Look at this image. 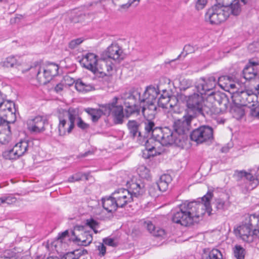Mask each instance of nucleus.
<instances>
[{
	"label": "nucleus",
	"instance_id": "obj_1",
	"mask_svg": "<svg viewBox=\"0 0 259 259\" xmlns=\"http://www.w3.org/2000/svg\"><path fill=\"white\" fill-rule=\"evenodd\" d=\"M212 196V191H208L201 198V202L185 201L180 204L172 214V222L188 226L202 220L206 213L208 216L212 214L210 200Z\"/></svg>",
	"mask_w": 259,
	"mask_h": 259
},
{
	"label": "nucleus",
	"instance_id": "obj_2",
	"mask_svg": "<svg viewBox=\"0 0 259 259\" xmlns=\"http://www.w3.org/2000/svg\"><path fill=\"white\" fill-rule=\"evenodd\" d=\"M195 115L190 112H186L183 116L176 119L173 123L172 139H174V144L178 146L183 145V143L187 139L188 135L191 129L192 121L195 119Z\"/></svg>",
	"mask_w": 259,
	"mask_h": 259
},
{
	"label": "nucleus",
	"instance_id": "obj_3",
	"mask_svg": "<svg viewBox=\"0 0 259 259\" xmlns=\"http://www.w3.org/2000/svg\"><path fill=\"white\" fill-rule=\"evenodd\" d=\"M244 218L242 224L235 229L234 232L243 241L250 243L255 238V230L259 227V214H248Z\"/></svg>",
	"mask_w": 259,
	"mask_h": 259
},
{
	"label": "nucleus",
	"instance_id": "obj_4",
	"mask_svg": "<svg viewBox=\"0 0 259 259\" xmlns=\"http://www.w3.org/2000/svg\"><path fill=\"white\" fill-rule=\"evenodd\" d=\"M121 48L117 43L111 44L106 50L102 53L99 62L101 65H105L107 71L109 72L113 70V60L119 62L123 59Z\"/></svg>",
	"mask_w": 259,
	"mask_h": 259
},
{
	"label": "nucleus",
	"instance_id": "obj_5",
	"mask_svg": "<svg viewBox=\"0 0 259 259\" xmlns=\"http://www.w3.org/2000/svg\"><path fill=\"white\" fill-rule=\"evenodd\" d=\"M29 70H35L37 80L40 84L45 85L49 82L53 77L58 74L59 66L56 64L52 63L46 68H42L38 62H35L25 71Z\"/></svg>",
	"mask_w": 259,
	"mask_h": 259
},
{
	"label": "nucleus",
	"instance_id": "obj_6",
	"mask_svg": "<svg viewBox=\"0 0 259 259\" xmlns=\"http://www.w3.org/2000/svg\"><path fill=\"white\" fill-rule=\"evenodd\" d=\"M216 4L209 9L205 15V20L211 24L218 25L225 21L230 16V11Z\"/></svg>",
	"mask_w": 259,
	"mask_h": 259
},
{
	"label": "nucleus",
	"instance_id": "obj_7",
	"mask_svg": "<svg viewBox=\"0 0 259 259\" xmlns=\"http://www.w3.org/2000/svg\"><path fill=\"white\" fill-rule=\"evenodd\" d=\"M118 98L114 97L112 102L108 104H102L100 106L104 109V115H109L111 114L113 117L114 122L115 124H122L125 113H123V108L121 105H117Z\"/></svg>",
	"mask_w": 259,
	"mask_h": 259
},
{
	"label": "nucleus",
	"instance_id": "obj_8",
	"mask_svg": "<svg viewBox=\"0 0 259 259\" xmlns=\"http://www.w3.org/2000/svg\"><path fill=\"white\" fill-rule=\"evenodd\" d=\"M190 139L197 144L211 143L213 139V130L212 127L203 125L193 130L190 134Z\"/></svg>",
	"mask_w": 259,
	"mask_h": 259
},
{
	"label": "nucleus",
	"instance_id": "obj_9",
	"mask_svg": "<svg viewBox=\"0 0 259 259\" xmlns=\"http://www.w3.org/2000/svg\"><path fill=\"white\" fill-rule=\"evenodd\" d=\"M233 101L235 104L242 106H246L248 104L257 103L258 96L252 90H238L234 91L232 95Z\"/></svg>",
	"mask_w": 259,
	"mask_h": 259
},
{
	"label": "nucleus",
	"instance_id": "obj_10",
	"mask_svg": "<svg viewBox=\"0 0 259 259\" xmlns=\"http://www.w3.org/2000/svg\"><path fill=\"white\" fill-rule=\"evenodd\" d=\"M130 184V188L132 193L130 195L124 196L122 198L115 199L118 207L122 208L128 203L134 201L135 198H138L142 196L145 192L144 186L143 184L138 182H134L133 181L131 183H127Z\"/></svg>",
	"mask_w": 259,
	"mask_h": 259
},
{
	"label": "nucleus",
	"instance_id": "obj_11",
	"mask_svg": "<svg viewBox=\"0 0 259 259\" xmlns=\"http://www.w3.org/2000/svg\"><path fill=\"white\" fill-rule=\"evenodd\" d=\"M149 138L159 142L163 146L174 144L175 142L174 139H172V132L168 127L162 128L157 126Z\"/></svg>",
	"mask_w": 259,
	"mask_h": 259
},
{
	"label": "nucleus",
	"instance_id": "obj_12",
	"mask_svg": "<svg viewBox=\"0 0 259 259\" xmlns=\"http://www.w3.org/2000/svg\"><path fill=\"white\" fill-rule=\"evenodd\" d=\"M203 95L194 93L189 96L186 100L187 110L186 112H190L195 115L201 114L204 116L203 111V103L204 101Z\"/></svg>",
	"mask_w": 259,
	"mask_h": 259
},
{
	"label": "nucleus",
	"instance_id": "obj_13",
	"mask_svg": "<svg viewBox=\"0 0 259 259\" xmlns=\"http://www.w3.org/2000/svg\"><path fill=\"white\" fill-rule=\"evenodd\" d=\"M139 97L140 92L138 90H135L130 93L124 101L125 117L128 118L134 114H140L141 107L137 104Z\"/></svg>",
	"mask_w": 259,
	"mask_h": 259
},
{
	"label": "nucleus",
	"instance_id": "obj_14",
	"mask_svg": "<svg viewBox=\"0 0 259 259\" xmlns=\"http://www.w3.org/2000/svg\"><path fill=\"white\" fill-rule=\"evenodd\" d=\"M33 142L27 139L21 140L16 143L13 148L7 152V158L10 159H16L27 153L32 148Z\"/></svg>",
	"mask_w": 259,
	"mask_h": 259
},
{
	"label": "nucleus",
	"instance_id": "obj_15",
	"mask_svg": "<svg viewBox=\"0 0 259 259\" xmlns=\"http://www.w3.org/2000/svg\"><path fill=\"white\" fill-rule=\"evenodd\" d=\"M138 143L140 145H144L145 147V150L143 151V158L148 159L156 155L155 141L153 140V139L145 136L139 140Z\"/></svg>",
	"mask_w": 259,
	"mask_h": 259
},
{
	"label": "nucleus",
	"instance_id": "obj_16",
	"mask_svg": "<svg viewBox=\"0 0 259 259\" xmlns=\"http://www.w3.org/2000/svg\"><path fill=\"white\" fill-rule=\"evenodd\" d=\"M218 84L217 80L214 76L209 77L207 79L201 78L196 85L197 91L201 95H206L207 92L212 90Z\"/></svg>",
	"mask_w": 259,
	"mask_h": 259
},
{
	"label": "nucleus",
	"instance_id": "obj_17",
	"mask_svg": "<svg viewBox=\"0 0 259 259\" xmlns=\"http://www.w3.org/2000/svg\"><path fill=\"white\" fill-rule=\"evenodd\" d=\"M47 119L41 116H37L27 120L28 129L32 133H40L45 131V125Z\"/></svg>",
	"mask_w": 259,
	"mask_h": 259
},
{
	"label": "nucleus",
	"instance_id": "obj_18",
	"mask_svg": "<svg viewBox=\"0 0 259 259\" xmlns=\"http://www.w3.org/2000/svg\"><path fill=\"white\" fill-rule=\"evenodd\" d=\"M126 125L130 137L133 139L137 138V142L145 137V134L141 131L142 123L136 120H130Z\"/></svg>",
	"mask_w": 259,
	"mask_h": 259
},
{
	"label": "nucleus",
	"instance_id": "obj_19",
	"mask_svg": "<svg viewBox=\"0 0 259 259\" xmlns=\"http://www.w3.org/2000/svg\"><path fill=\"white\" fill-rule=\"evenodd\" d=\"M159 94L160 91L157 87L156 88L152 85H149L146 88L142 97H141L140 93V97L138 98V101L140 103H154Z\"/></svg>",
	"mask_w": 259,
	"mask_h": 259
},
{
	"label": "nucleus",
	"instance_id": "obj_20",
	"mask_svg": "<svg viewBox=\"0 0 259 259\" xmlns=\"http://www.w3.org/2000/svg\"><path fill=\"white\" fill-rule=\"evenodd\" d=\"M83 66L94 73L100 72L99 70L97 56L93 53H88L82 59Z\"/></svg>",
	"mask_w": 259,
	"mask_h": 259
},
{
	"label": "nucleus",
	"instance_id": "obj_21",
	"mask_svg": "<svg viewBox=\"0 0 259 259\" xmlns=\"http://www.w3.org/2000/svg\"><path fill=\"white\" fill-rule=\"evenodd\" d=\"M10 122L3 120L2 117L0 118V143L3 144H6L9 143L11 139V131L9 125Z\"/></svg>",
	"mask_w": 259,
	"mask_h": 259
},
{
	"label": "nucleus",
	"instance_id": "obj_22",
	"mask_svg": "<svg viewBox=\"0 0 259 259\" xmlns=\"http://www.w3.org/2000/svg\"><path fill=\"white\" fill-rule=\"evenodd\" d=\"M243 78L245 80H249L252 82H259V75L257 73V71L254 70L253 66H247L243 70ZM255 91L258 93L259 83L255 88Z\"/></svg>",
	"mask_w": 259,
	"mask_h": 259
},
{
	"label": "nucleus",
	"instance_id": "obj_23",
	"mask_svg": "<svg viewBox=\"0 0 259 259\" xmlns=\"http://www.w3.org/2000/svg\"><path fill=\"white\" fill-rule=\"evenodd\" d=\"M69 119V126L68 133H70L75 126V121L78 120L81 117L79 115V110L77 108L70 107L67 111Z\"/></svg>",
	"mask_w": 259,
	"mask_h": 259
},
{
	"label": "nucleus",
	"instance_id": "obj_24",
	"mask_svg": "<svg viewBox=\"0 0 259 259\" xmlns=\"http://www.w3.org/2000/svg\"><path fill=\"white\" fill-rule=\"evenodd\" d=\"M102 203L103 207L108 212H114L118 207L115 199L112 195L102 198Z\"/></svg>",
	"mask_w": 259,
	"mask_h": 259
},
{
	"label": "nucleus",
	"instance_id": "obj_25",
	"mask_svg": "<svg viewBox=\"0 0 259 259\" xmlns=\"http://www.w3.org/2000/svg\"><path fill=\"white\" fill-rule=\"evenodd\" d=\"M171 181L172 178L169 175H163L160 177L159 180L155 184V186L159 191L164 192L167 190L168 185Z\"/></svg>",
	"mask_w": 259,
	"mask_h": 259
},
{
	"label": "nucleus",
	"instance_id": "obj_26",
	"mask_svg": "<svg viewBox=\"0 0 259 259\" xmlns=\"http://www.w3.org/2000/svg\"><path fill=\"white\" fill-rule=\"evenodd\" d=\"M1 66L5 68H17L21 65V62L17 59V56L11 55L7 57L4 61L0 62Z\"/></svg>",
	"mask_w": 259,
	"mask_h": 259
},
{
	"label": "nucleus",
	"instance_id": "obj_27",
	"mask_svg": "<svg viewBox=\"0 0 259 259\" xmlns=\"http://www.w3.org/2000/svg\"><path fill=\"white\" fill-rule=\"evenodd\" d=\"M142 112L145 117L152 119L157 113V107L154 103H146V105L143 106Z\"/></svg>",
	"mask_w": 259,
	"mask_h": 259
},
{
	"label": "nucleus",
	"instance_id": "obj_28",
	"mask_svg": "<svg viewBox=\"0 0 259 259\" xmlns=\"http://www.w3.org/2000/svg\"><path fill=\"white\" fill-rule=\"evenodd\" d=\"M78 236H75V239H72L73 242H81V245L87 246L92 242V235L89 231H83Z\"/></svg>",
	"mask_w": 259,
	"mask_h": 259
},
{
	"label": "nucleus",
	"instance_id": "obj_29",
	"mask_svg": "<svg viewBox=\"0 0 259 259\" xmlns=\"http://www.w3.org/2000/svg\"><path fill=\"white\" fill-rule=\"evenodd\" d=\"M202 259H223L221 252L218 249H212L209 251L208 249H204L202 255Z\"/></svg>",
	"mask_w": 259,
	"mask_h": 259
},
{
	"label": "nucleus",
	"instance_id": "obj_30",
	"mask_svg": "<svg viewBox=\"0 0 259 259\" xmlns=\"http://www.w3.org/2000/svg\"><path fill=\"white\" fill-rule=\"evenodd\" d=\"M84 111L91 116L93 122H97L103 114L104 115V109H95L88 108L84 109Z\"/></svg>",
	"mask_w": 259,
	"mask_h": 259
},
{
	"label": "nucleus",
	"instance_id": "obj_31",
	"mask_svg": "<svg viewBox=\"0 0 259 259\" xmlns=\"http://www.w3.org/2000/svg\"><path fill=\"white\" fill-rule=\"evenodd\" d=\"M73 82L75 83V89L79 92H88L94 89L92 85L84 83L80 79H78Z\"/></svg>",
	"mask_w": 259,
	"mask_h": 259
},
{
	"label": "nucleus",
	"instance_id": "obj_32",
	"mask_svg": "<svg viewBox=\"0 0 259 259\" xmlns=\"http://www.w3.org/2000/svg\"><path fill=\"white\" fill-rule=\"evenodd\" d=\"M7 109L6 112L7 113L4 115L6 117L9 116H12L14 120L11 121V122L13 123L16 119V112L17 109L16 108V105L14 103L11 101L6 100V103L4 104L5 106H7Z\"/></svg>",
	"mask_w": 259,
	"mask_h": 259
},
{
	"label": "nucleus",
	"instance_id": "obj_33",
	"mask_svg": "<svg viewBox=\"0 0 259 259\" xmlns=\"http://www.w3.org/2000/svg\"><path fill=\"white\" fill-rule=\"evenodd\" d=\"M234 177L236 179L237 181H240L243 179H245L249 181H252L254 178L253 175L250 172H247L245 170H238L235 171Z\"/></svg>",
	"mask_w": 259,
	"mask_h": 259
},
{
	"label": "nucleus",
	"instance_id": "obj_34",
	"mask_svg": "<svg viewBox=\"0 0 259 259\" xmlns=\"http://www.w3.org/2000/svg\"><path fill=\"white\" fill-rule=\"evenodd\" d=\"M144 124L145 132H143V134H145L146 137H149L151 135V133L157 127L155 123L151 120V119H147L144 121L142 124Z\"/></svg>",
	"mask_w": 259,
	"mask_h": 259
},
{
	"label": "nucleus",
	"instance_id": "obj_35",
	"mask_svg": "<svg viewBox=\"0 0 259 259\" xmlns=\"http://www.w3.org/2000/svg\"><path fill=\"white\" fill-rule=\"evenodd\" d=\"M162 92L163 93L160 94L158 98L157 104L159 107H161L162 108H166L167 105L170 101V97L166 90H163Z\"/></svg>",
	"mask_w": 259,
	"mask_h": 259
},
{
	"label": "nucleus",
	"instance_id": "obj_36",
	"mask_svg": "<svg viewBox=\"0 0 259 259\" xmlns=\"http://www.w3.org/2000/svg\"><path fill=\"white\" fill-rule=\"evenodd\" d=\"M232 79V77L227 75H224L218 78L217 80L218 84L224 90H228V85Z\"/></svg>",
	"mask_w": 259,
	"mask_h": 259
},
{
	"label": "nucleus",
	"instance_id": "obj_37",
	"mask_svg": "<svg viewBox=\"0 0 259 259\" xmlns=\"http://www.w3.org/2000/svg\"><path fill=\"white\" fill-rule=\"evenodd\" d=\"M58 119L59 120L58 126L59 134L61 136H64L66 134V132L68 133V128L66 127L67 120L61 115L58 116Z\"/></svg>",
	"mask_w": 259,
	"mask_h": 259
},
{
	"label": "nucleus",
	"instance_id": "obj_38",
	"mask_svg": "<svg viewBox=\"0 0 259 259\" xmlns=\"http://www.w3.org/2000/svg\"><path fill=\"white\" fill-rule=\"evenodd\" d=\"M228 7L230 8V14L231 13L233 15L237 16L241 12V8L238 0H233L231 2Z\"/></svg>",
	"mask_w": 259,
	"mask_h": 259
},
{
	"label": "nucleus",
	"instance_id": "obj_39",
	"mask_svg": "<svg viewBox=\"0 0 259 259\" xmlns=\"http://www.w3.org/2000/svg\"><path fill=\"white\" fill-rule=\"evenodd\" d=\"M132 191L130 190V186L128 189L121 188L115 190L113 193H112L111 195L114 198L117 199L118 198H122L124 196L130 195V193H132Z\"/></svg>",
	"mask_w": 259,
	"mask_h": 259
},
{
	"label": "nucleus",
	"instance_id": "obj_40",
	"mask_svg": "<svg viewBox=\"0 0 259 259\" xmlns=\"http://www.w3.org/2000/svg\"><path fill=\"white\" fill-rule=\"evenodd\" d=\"M234 256L237 259H244L245 250L239 245H236L233 248Z\"/></svg>",
	"mask_w": 259,
	"mask_h": 259
},
{
	"label": "nucleus",
	"instance_id": "obj_41",
	"mask_svg": "<svg viewBox=\"0 0 259 259\" xmlns=\"http://www.w3.org/2000/svg\"><path fill=\"white\" fill-rule=\"evenodd\" d=\"M215 206L218 210L222 211L228 208L230 203L228 201H225L221 199H219L215 201Z\"/></svg>",
	"mask_w": 259,
	"mask_h": 259
},
{
	"label": "nucleus",
	"instance_id": "obj_42",
	"mask_svg": "<svg viewBox=\"0 0 259 259\" xmlns=\"http://www.w3.org/2000/svg\"><path fill=\"white\" fill-rule=\"evenodd\" d=\"M214 98L220 105H223L226 107L228 103V99L225 95H221L218 93L215 94L214 95Z\"/></svg>",
	"mask_w": 259,
	"mask_h": 259
},
{
	"label": "nucleus",
	"instance_id": "obj_43",
	"mask_svg": "<svg viewBox=\"0 0 259 259\" xmlns=\"http://www.w3.org/2000/svg\"><path fill=\"white\" fill-rule=\"evenodd\" d=\"M16 200V198L12 195L3 196L0 197V204L5 203H6L8 204H11L15 203Z\"/></svg>",
	"mask_w": 259,
	"mask_h": 259
},
{
	"label": "nucleus",
	"instance_id": "obj_44",
	"mask_svg": "<svg viewBox=\"0 0 259 259\" xmlns=\"http://www.w3.org/2000/svg\"><path fill=\"white\" fill-rule=\"evenodd\" d=\"M83 176L85 177L86 180L88 179L87 175L79 172H77V173L75 174L74 175H73L72 176L68 178V181L69 182H71V183L79 181L80 180H81Z\"/></svg>",
	"mask_w": 259,
	"mask_h": 259
},
{
	"label": "nucleus",
	"instance_id": "obj_45",
	"mask_svg": "<svg viewBox=\"0 0 259 259\" xmlns=\"http://www.w3.org/2000/svg\"><path fill=\"white\" fill-rule=\"evenodd\" d=\"M86 224L89 226L97 234L98 231L96 230V228L99 227V223L93 219H90L87 220Z\"/></svg>",
	"mask_w": 259,
	"mask_h": 259
},
{
	"label": "nucleus",
	"instance_id": "obj_46",
	"mask_svg": "<svg viewBox=\"0 0 259 259\" xmlns=\"http://www.w3.org/2000/svg\"><path fill=\"white\" fill-rule=\"evenodd\" d=\"M249 107L250 108V115L257 119H259V104H252Z\"/></svg>",
	"mask_w": 259,
	"mask_h": 259
},
{
	"label": "nucleus",
	"instance_id": "obj_47",
	"mask_svg": "<svg viewBox=\"0 0 259 259\" xmlns=\"http://www.w3.org/2000/svg\"><path fill=\"white\" fill-rule=\"evenodd\" d=\"M103 242L104 244L112 247H116L118 245V243L114 239L110 237L104 238Z\"/></svg>",
	"mask_w": 259,
	"mask_h": 259
},
{
	"label": "nucleus",
	"instance_id": "obj_48",
	"mask_svg": "<svg viewBox=\"0 0 259 259\" xmlns=\"http://www.w3.org/2000/svg\"><path fill=\"white\" fill-rule=\"evenodd\" d=\"M83 41L82 38H77L71 40L68 44V47L70 49H74Z\"/></svg>",
	"mask_w": 259,
	"mask_h": 259
},
{
	"label": "nucleus",
	"instance_id": "obj_49",
	"mask_svg": "<svg viewBox=\"0 0 259 259\" xmlns=\"http://www.w3.org/2000/svg\"><path fill=\"white\" fill-rule=\"evenodd\" d=\"M138 171L140 176L143 178L147 179L149 176V170L144 166H141Z\"/></svg>",
	"mask_w": 259,
	"mask_h": 259
},
{
	"label": "nucleus",
	"instance_id": "obj_50",
	"mask_svg": "<svg viewBox=\"0 0 259 259\" xmlns=\"http://www.w3.org/2000/svg\"><path fill=\"white\" fill-rule=\"evenodd\" d=\"M76 125L78 128L84 131L90 128V125L85 123L81 117L76 121Z\"/></svg>",
	"mask_w": 259,
	"mask_h": 259
},
{
	"label": "nucleus",
	"instance_id": "obj_51",
	"mask_svg": "<svg viewBox=\"0 0 259 259\" xmlns=\"http://www.w3.org/2000/svg\"><path fill=\"white\" fill-rule=\"evenodd\" d=\"M217 4L216 5H219V6H221V7H224L223 8L228 10H230V8L228 7L229 4H230L231 2H232L233 0H215Z\"/></svg>",
	"mask_w": 259,
	"mask_h": 259
},
{
	"label": "nucleus",
	"instance_id": "obj_52",
	"mask_svg": "<svg viewBox=\"0 0 259 259\" xmlns=\"http://www.w3.org/2000/svg\"><path fill=\"white\" fill-rule=\"evenodd\" d=\"M207 3V0H197L195 7L197 10L203 9Z\"/></svg>",
	"mask_w": 259,
	"mask_h": 259
},
{
	"label": "nucleus",
	"instance_id": "obj_53",
	"mask_svg": "<svg viewBox=\"0 0 259 259\" xmlns=\"http://www.w3.org/2000/svg\"><path fill=\"white\" fill-rule=\"evenodd\" d=\"M152 234L153 236H154L155 237H163V236H164L165 235V232L164 230L158 228L155 229L154 231L153 232Z\"/></svg>",
	"mask_w": 259,
	"mask_h": 259
},
{
	"label": "nucleus",
	"instance_id": "obj_54",
	"mask_svg": "<svg viewBox=\"0 0 259 259\" xmlns=\"http://www.w3.org/2000/svg\"><path fill=\"white\" fill-rule=\"evenodd\" d=\"M103 243H100L99 245L98 246V249L99 251V255L100 256H103L105 255L106 252V247Z\"/></svg>",
	"mask_w": 259,
	"mask_h": 259
},
{
	"label": "nucleus",
	"instance_id": "obj_55",
	"mask_svg": "<svg viewBox=\"0 0 259 259\" xmlns=\"http://www.w3.org/2000/svg\"><path fill=\"white\" fill-rule=\"evenodd\" d=\"M181 91H185L191 86V82L189 80L183 79L181 82Z\"/></svg>",
	"mask_w": 259,
	"mask_h": 259
},
{
	"label": "nucleus",
	"instance_id": "obj_56",
	"mask_svg": "<svg viewBox=\"0 0 259 259\" xmlns=\"http://www.w3.org/2000/svg\"><path fill=\"white\" fill-rule=\"evenodd\" d=\"M240 84L238 82L233 83V81H232V79L231 80V81L229 82V84L228 85V90L229 89H236V91H237L238 90H241L239 89Z\"/></svg>",
	"mask_w": 259,
	"mask_h": 259
},
{
	"label": "nucleus",
	"instance_id": "obj_57",
	"mask_svg": "<svg viewBox=\"0 0 259 259\" xmlns=\"http://www.w3.org/2000/svg\"><path fill=\"white\" fill-rule=\"evenodd\" d=\"M145 225H146V227L149 232L151 234H153V232L156 229L155 226L150 221L146 222L145 223Z\"/></svg>",
	"mask_w": 259,
	"mask_h": 259
},
{
	"label": "nucleus",
	"instance_id": "obj_58",
	"mask_svg": "<svg viewBox=\"0 0 259 259\" xmlns=\"http://www.w3.org/2000/svg\"><path fill=\"white\" fill-rule=\"evenodd\" d=\"M135 2H137L138 3L136 4L137 5L140 2V0H129L126 4L121 5L120 7L121 9H128L133 4H134Z\"/></svg>",
	"mask_w": 259,
	"mask_h": 259
},
{
	"label": "nucleus",
	"instance_id": "obj_59",
	"mask_svg": "<svg viewBox=\"0 0 259 259\" xmlns=\"http://www.w3.org/2000/svg\"><path fill=\"white\" fill-rule=\"evenodd\" d=\"M61 259H78L74 254V252H69L66 253Z\"/></svg>",
	"mask_w": 259,
	"mask_h": 259
},
{
	"label": "nucleus",
	"instance_id": "obj_60",
	"mask_svg": "<svg viewBox=\"0 0 259 259\" xmlns=\"http://www.w3.org/2000/svg\"><path fill=\"white\" fill-rule=\"evenodd\" d=\"M156 188V186H155V184L149 187V193L152 197H156L159 195V194L157 193L156 191H155Z\"/></svg>",
	"mask_w": 259,
	"mask_h": 259
},
{
	"label": "nucleus",
	"instance_id": "obj_61",
	"mask_svg": "<svg viewBox=\"0 0 259 259\" xmlns=\"http://www.w3.org/2000/svg\"><path fill=\"white\" fill-rule=\"evenodd\" d=\"M183 51L186 52L185 54L184 55V57H185L188 54L191 53L193 51V48L190 45H187L184 47Z\"/></svg>",
	"mask_w": 259,
	"mask_h": 259
},
{
	"label": "nucleus",
	"instance_id": "obj_62",
	"mask_svg": "<svg viewBox=\"0 0 259 259\" xmlns=\"http://www.w3.org/2000/svg\"><path fill=\"white\" fill-rule=\"evenodd\" d=\"M69 232L68 230H65V231L59 233L58 235L57 239L59 240H62L64 238L68 236Z\"/></svg>",
	"mask_w": 259,
	"mask_h": 259
},
{
	"label": "nucleus",
	"instance_id": "obj_63",
	"mask_svg": "<svg viewBox=\"0 0 259 259\" xmlns=\"http://www.w3.org/2000/svg\"><path fill=\"white\" fill-rule=\"evenodd\" d=\"M5 96L0 91V108L4 106L6 100L5 99Z\"/></svg>",
	"mask_w": 259,
	"mask_h": 259
},
{
	"label": "nucleus",
	"instance_id": "obj_64",
	"mask_svg": "<svg viewBox=\"0 0 259 259\" xmlns=\"http://www.w3.org/2000/svg\"><path fill=\"white\" fill-rule=\"evenodd\" d=\"M64 85L62 83H58L55 87V91L56 93H59L63 90Z\"/></svg>",
	"mask_w": 259,
	"mask_h": 259
}]
</instances>
